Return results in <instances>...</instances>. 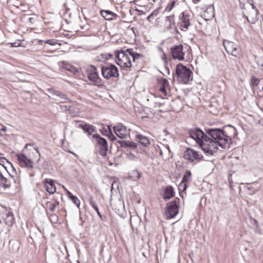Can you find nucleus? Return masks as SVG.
<instances>
[{
	"mask_svg": "<svg viewBox=\"0 0 263 263\" xmlns=\"http://www.w3.org/2000/svg\"><path fill=\"white\" fill-rule=\"evenodd\" d=\"M206 132V134H205L199 129H192L190 131V135L205 153L210 155L216 152L219 146L223 148H229L232 139L236 136V130L232 126L222 130L208 129Z\"/></svg>",
	"mask_w": 263,
	"mask_h": 263,
	"instance_id": "nucleus-1",
	"label": "nucleus"
},
{
	"mask_svg": "<svg viewBox=\"0 0 263 263\" xmlns=\"http://www.w3.org/2000/svg\"><path fill=\"white\" fill-rule=\"evenodd\" d=\"M141 55L135 52L132 49L121 51L116 54V63L121 68H129L132 62L139 59Z\"/></svg>",
	"mask_w": 263,
	"mask_h": 263,
	"instance_id": "nucleus-2",
	"label": "nucleus"
},
{
	"mask_svg": "<svg viewBox=\"0 0 263 263\" xmlns=\"http://www.w3.org/2000/svg\"><path fill=\"white\" fill-rule=\"evenodd\" d=\"M171 87L169 82L165 78L159 79L154 88V93L156 97L166 99L170 96Z\"/></svg>",
	"mask_w": 263,
	"mask_h": 263,
	"instance_id": "nucleus-3",
	"label": "nucleus"
},
{
	"mask_svg": "<svg viewBox=\"0 0 263 263\" xmlns=\"http://www.w3.org/2000/svg\"><path fill=\"white\" fill-rule=\"evenodd\" d=\"M178 81L183 84H187L192 80V71L183 64H178L176 68Z\"/></svg>",
	"mask_w": 263,
	"mask_h": 263,
	"instance_id": "nucleus-4",
	"label": "nucleus"
},
{
	"mask_svg": "<svg viewBox=\"0 0 263 263\" xmlns=\"http://www.w3.org/2000/svg\"><path fill=\"white\" fill-rule=\"evenodd\" d=\"M42 204L45 209L47 214L49 215L50 220H52V218H53L54 220L53 222H56L58 220V217L53 213L55 209L59 205V202L54 199L48 200V198H43L42 200Z\"/></svg>",
	"mask_w": 263,
	"mask_h": 263,
	"instance_id": "nucleus-5",
	"label": "nucleus"
},
{
	"mask_svg": "<svg viewBox=\"0 0 263 263\" xmlns=\"http://www.w3.org/2000/svg\"><path fill=\"white\" fill-rule=\"evenodd\" d=\"M223 45L228 54L238 59H242L243 57V53L241 49L235 43L228 40H224Z\"/></svg>",
	"mask_w": 263,
	"mask_h": 263,
	"instance_id": "nucleus-6",
	"label": "nucleus"
},
{
	"mask_svg": "<svg viewBox=\"0 0 263 263\" xmlns=\"http://www.w3.org/2000/svg\"><path fill=\"white\" fill-rule=\"evenodd\" d=\"M92 138L96 141V148L98 153L102 156H106L108 151L107 142L106 139L98 134L93 135Z\"/></svg>",
	"mask_w": 263,
	"mask_h": 263,
	"instance_id": "nucleus-7",
	"label": "nucleus"
},
{
	"mask_svg": "<svg viewBox=\"0 0 263 263\" xmlns=\"http://www.w3.org/2000/svg\"><path fill=\"white\" fill-rule=\"evenodd\" d=\"M101 72L103 77L106 79L117 78L119 76L118 68L113 64H106L103 66Z\"/></svg>",
	"mask_w": 263,
	"mask_h": 263,
	"instance_id": "nucleus-8",
	"label": "nucleus"
},
{
	"mask_svg": "<svg viewBox=\"0 0 263 263\" xmlns=\"http://www.w3.org/2000/svg\"><path fill=\"white\" fill-rule=\"evenodd\" d=\"M183 157L191 162H197L203 158V156L200 152L191 148H187L185 150Z\"/></svg>",
	"mask_w": 263,
	"mask_h": 263,
	"instance_id": "nucleus-9",
	"label": "nucleus"
},
{
	"mask_svg": "<svg viewBox=\"0 0 263 263\" xmlns=\"http://www.w3.org/2000/svg\"><path fill=\"white\" fill-rule=\"evenodd\" d=\"M185 51L182 44L175 45L171 48V54L173 59L179 61L184 60Z\"/></svg>",
	"mask_w": 263,
	"mask_h": 263,
	"instance_id": "nucleus-10",
	"label": "nucleus"
},
{
	"mask_svg": "<svg viewBox=\"0 0 263 263\" xmlns=\"http://www.w3.org/2000/svg\"><path fill=\"white\" fill-rule=\"evenodd\" d=\"M89 80L97 85H101V79L99 78L96 68L90 65L88 66L86 71Z\"/></svg>",
	"mask_w": 263,
	"mask_h": 263,
	"instance_id": "nucleus-11",
	"label": "nucleus"
},
{
	"mask_svg": "<svg viewBox=\"0 0 263 263\" xmlns=\"http://www.w3.org/2000/svg\"><path fill=\"white\" fill-rule=\"evenodd\" d=\"M179 206L176 200L171 201L167 204L165 215L167 219L174 218L178 213Z\"/></svg>",
	"mask_w": 263,
	"mask_h": 263,
	"instance_id": "nucleus-12",
	"label": "nucleus"
},
{
	"mask_svg": "<svg viewBox=\"0 0 263 263\" xmlns=\"http://www.w3.org/2000/svg\"><path fill=\"white\" fill-rule=\"evenodd\" d=\"M179 28L182 31L188 30L191 25V16L187 11L182 12L179 16Z\"/></svg>",
	"mask_w": 263,
	"mask_h": 263,
	"instance_id": "nucleus-13",
	"label": "nucleus"
},
{
	"mask_svg": "<svg viewBox=\"0 0 263 263\" xmlns=\"http://www.w3.org/2000/svg\"><path fill=\"white\" fill-rule=\"evenodd\" d=\"M114 130L116 135L120 138H125L129 135V130L121 123H118L114 126Z\"/></svg>",
	"mask_w": 263,
	"mask_h": 263,
	"instance_id": "nucleus-14",
	"label": "nucleus"
},
{
	"mask_svg": "<svg viewBox=\"0 0 263 263\" xmlns=\"http://www.w3.org/2000/svg\"><path fill=\"white\" fill-rule=\"evenodd\" d=\"M17 160L20 166L23 167L31 168L33 167V162L23 154L16 155Z\"/></svg>",
	"mask_w": 263,
	"mask_h": 263,
	"instance_id": "nucleus-15",
	"label": "nucleus"
},
{
	"mask_svg": "<svg viewBox=\"0 0 263 263\" xmlns=\"http://www.w3.org/2000/svg\"><path fill=\"white\" fill-rule=\"evenodd\" d=\"M201 16L205 20H212L215 15L214 8L213 5L208 6L205 10L201 13Z\"/></svg>",
	"mask_w": 263,
	"mask_h": 263,
	"instance_id": "nucleus-16",
	"label": "nucleus"
},
{
	"mask_svg": "<svg viewBox=\"0 0 263 263\" xmlns=\"http://www.w3.org/2000/svg\"><path fill=\"white\" fill-rule=\"evenodd\" d=\"M163 29L167 30L175 27L174 14L166 16L163 22Z\"/></svg>",
	"mask_w": 263,
	"mask_h": 263,
	"instance_id": "nucleus-17",
	"label": "nucleus"
},
{
	"mask_svg": "<svg viewBox=\"0 0 263 263\" xmlns=\"http://www.w3.org/2000/svg\"><path fill=\"white\" fill-rule=\"evenodd\" d=\"M43 184L45 190L49 194H53L56 191V187L52 180L46 178L43 181Z\"/></svg>",
	"mask_w": 263,
	"mask_h": 263,
	"instance_id": "nucleus-18",
	"label": "nucleus"
},
{
	"mask_svg": "<svg viewBox=\"0 0 263 263\" xmlns=\"http://www.w3.org/2000/svg\"><path fill=\"white\" fill-rule=\"evenodd\" d=\"M12 181L16 182L12 176H10L8 178H5L0 172V186L5 189L9 188L11 186Z\"/></svg>",
	"mask_w": 263,
	"mask_h": 263,
	"instance_id": "nucleus-19",
	"label": "nucleus"
},
{
	"mask_svg": "<svg viewBox=\"0 0 263 263\" xmlns=\"http://www.w3.org/2000/svg\"><path fill=\"white\" fill-rule=\"evenodd\" d=\"M4 219L6 224L8 226H12L15 221L13 214L10 211H6V213H4Z\"/></svg>",
	"mask_w": 263,
	"mask_h": 263,
	"instance_id": "nucleus-20",
	"label": "nucleus"
},
{
	"mask_svg": "<svg viewBox=\"0 0 263 263\" xmlns=\"http://www.w3.org/2000/svg\"><path fill=\"white\" fill-rule=\"evenodd\" d=\"M78 127L82 129L88 135H91L95 132V127L93 125L83 122L80 123L78 125Z\"/></svg>",
	"mask_w": 263,
	"mask_h": 263,
	"instance_id": "nucleus-21",
	"label": "nucleus"
},
{
	"mask_svg": "<svg viewBox=\"0 0 263 263\" xmlns=\"http://www.w3.org/2000/svg\"><path fill=\"white\" fill-rule=\"evenodd\" d=\"M100 13L106 20H115L118 17L117 14L109 10H101Z\"/></svg>",
	"mask_w": 263,
	"mask_h": 263,
	"instance_id": "nucleus-22",
	"label": "nucleus"
},
{
	"mask_svg": "<svg viewBox=\"0 0 263 263\" xmlns=\"http://www.w3.org/2000/svg\"><path fill=\"white\" fill-rule=\"evenodd\" d=\"M175 196V193L173 187L172 186H167L166 187L164 196L163 198L164 199H170Z\"/></svg>",
	"mask_w": 263,
	"mask_h": 263,
	"instance_id": "nucleus-23",
	"label": "nucleus"
},
{
	"mask_svg": "<svg viewBox=\"0 0 263 263\" xmlns=\"http://www.w3.org/2000/svg\"><path fill=\"white\" fill-rule=\"evenodd\" d=\"M137 139L138 142L143 146H147L150 144L149 139L144 136L138 135Z\"/></svg>",
	"mask_w": 263,
	"mask_h": 263,
	"instance_id": "nucleus-24",
	"label": "nucleus"
},
{
	"mask_svg": "<svg viewBox=\"0 0 263 263\" xmlns=\"http://www.w3.org/2000/svg\"><path fill=\"white\" fill-rule=\"evenodd\" d=\"M67 196L72 202L78 207L80 206V201L77 196L73 195L70 192H67Z\"/></svg>",
	"mask_w": 263,
	"mask_h": 263,
	"instance_id": "nucleus-25",
	"label": "nucleus"
},
{
	"mask_svg": "<svg viewBox=\"0 0 263 263\" xmlns=\"http://www.w3.org/2000/svg\"><path fill=\"white\" fill-rule=\"evenodd\" d=\"M191 172L190 171H186L181 181L186 184L189 183L191 180Z\"/></svg>",
	"mask_w": 263,
	"mask_h": 263,
	"instance_id": "nucleus-26",
	"label": "nucleus"
},
{
	"mask_svg": "<svg viewBox=\"0 0 263 263\" xmlns=\"http://www.w3.org/2000/svg\"><path fill=\"white\" fill-rule=\"evenodd\" d=\"M89 203H90V205L95 209V210L96 211L98 215L99 216V217H101V214L99 211V208L98 207V205L97 204H96V203L93 201L91 199H90V201H89Z\"/></svg>",
	"mask_w": 263,
	"mask_h": 263,
	"instance_id": "nucleus-27",
	"label": "nucleus"
},
{
	"mask_svg": "<svg viewBox=\"0 0 263 263\" xmlns=\"http://www.w3.org/2000/svg\"><path fill=\"white\" fill-rule=\"evenodd\" d=\"M176 2L175 1H173L171 4H167L166 7H165V10L166 12H170L176 5Z\"/></svg>",
	"mask_w": 263,
	"mask_h": 263,
	"instance_id": "nucleus-28",
	"label": "nucleus"
},
{
	"mask_svg": "<svg viewBox=\"0 0 263 263\" xmlns=\"http://www.w3.org/2000/svg\"><path fill=\"white\" fill-rule=\"evenodd\" d=\"M187 184L181 181L178 186L179 190L183 192L186 189Z\"/></svg>",
	"mask_w": 263,
	"mask_h": 263,
	"instance_id": "nucleus-29",
	"label": "nucleus"
},
{
	"mask_svg": "<svg viewBox=\"0 0 263 263\" xmlns=\"http://www.w3.org/2000/svg\"><path fill=\"white\" fill-rule=\"evenodd\" d=\"M59 214L62 218H65L67 215L66 210L64 208H62L59 211Z\"/></svg>",
	"mask_w": 263,
	"mask_h": 263,
	"instance_id": "nucleus-30",
	"label": "nucleus"
},
{
	"mask_svg": "<svg viewBox=\"0 0 263 263\" xmlns=\"http://www.w3.org/2000/svg\"><path fill=\"white\" fill-rule=\"evenodd\" d=\"M45 43L53 46L55 45L57 43V41L56 40L52 39V40H48L46 41H44Z\"/></svg>",
	"mask_w": 263,
	"mask_h": 263,
	"instance_id": "nucleus-31",
	"label": "nucleus"
},
{
	"mask_svg": "<svg viewBox=\"0 0 263 263\" xmlns=\"http://www.w3.org/2000/svg\"><path fill=\"white\" fill-rule=\"evenodd\" d=\"M259 80L255 78L254 76H253L251 78V83L253 85H257L259 83Z\"/></svg>",
	"mask_w": 263,
	"mask_h": 263,
	"instance_id": "nucleus-32",
	"label": "nucleus"
},
{
	"mask_svg": "<svg viewBox=\"0 0 263 263\" xmlns=\"http://www.w3.org/2000/svg\"><path fill=\"white\" fill-rule=\"evenodd\" d=\"M104 129L105 130V132L106 133H107L106 134L107 135H108V134H110L112 136H114V135H112V132H111V127L109 125H107L106 126V128H104Z\"/></svg>",
	"mask_w": 263,
	"mask_h": 263,
	"instance_id": "nucleus-33",
	"label": "nucleus"
},
{
	"mask_svg": "<svg viewBox=\"0 0 263 263\" xmlns=\"http://www.w3.org/2000/svg\"><path fill=\"white\" fill-rule=\"evenodd\" d=\"M127 146L133 148H136L137 146V144L133 142H130L127 144Z\"/></svg>",
	"mask_w": 263,
	"mask_h": 263,
	"instance_id": "nucleus-34",
	"label": "nucleus"
},
{
	"mask_svg": "<svg viewBox=\"0 0 263 263\" xmlns=\"http://www.w3.org/2000/svg\"><path fill=\"white\" fill-rule=\"evenodd\" d=\"M7 160L4 158H0V164L2 165H4L5 162H6Z\"/></svg>",
	"mask_w": 263,
	"mask_h": 263,
	"instance_id": "nucleus-35",
	"label": "nucleus"
},
{
	"mask_svg": "<svg viewBox=\"0 0 263 263\" xmlns=\"http://www.w3.org/2000/svg\"><path fill=\"white\" fill-rule=\"evenodd\" d=\"M251 6H252V8L255 10L256 13H258V10L256 8V7L254 5V4H252Z\"/></svg>",
	"mask_w": 263,
	"mask_h": 263,
	"instance_id": "nucleus-36",
	"label": "nucleus"
},
{
	"mask_svg": "<svg viewBox=\"0 0 263 263\" xmlns=\"http://www.w3.org/2000/svg\"><path fill=\"white\" fill-rule=\"evenodd\" d=\"M11 46L12 47H18V46H19V45H17L16 44V43H11Z\"/></svg>",
	"mask_w": 263,
	"mask_h": 263,
	"instance_id": "nucleus-37",
	"label": "nucleus"
},
{
	"mask_svg": "<svg viewBox=\"0 0 263 263\" xmlns=\"http://www.w3.org/2000/svg\"><path fill=\"white\" fill-rule=\"evenodd\" d=\"M100 218V219L103 221H105V219H106V217L105 216H102V215H101V217H99Z\"/></svg>",
	"mask_w": 263,
	"mask_h": 263,
	"instance_id": "nucleus-38",
	"label": "nucleus"
},
{
	"mask_svg": "<svg viewBox=\"0 0 263 263\" xmlns=\"http://www.w3.org/2000/svg\"><path fill=\"white\" fill-rule=\"evenodd\" d=\"M200 0H192L194 4H197Z\"/></svg>",
	"mask_w": 263,
	"mask_h": 263,
	"instance_id": "nucleus-39",
	"label": "nucleus"
},
{
	"mask_svg": "<svg viewBox=\"0 0 263 263\" xmlns=\"http://www.w3.org/2000/svg\"><path fill=\"white\" fill-rule=\"evenodd\" d=\"M2 130H3L4 132H6V130H7L6 127H5V126L3 127V128L2 129Z\"/></svg>",
	"mask_w": 263,
	"mask_h": 263,
	"instance_id": "nucleus-40",
	"label": "nucleus"
},
{
	"mask_svg": "<svg viewBox=\"0 0 263 263\" xmlns=\"http://www.w3.org/2000/svg\"><path fill=\"white\" fill-rule=\"evenodd\" d=\"M158 0H152L154 3L157 2Z\"/></svg>",
	"mask_w": 263,
	"mask_h": 263,
	"instance_id": "nucleus-41",
	"label": "nucleus"
},
{
	"mask_svg": "<svg viewBox=\"0 0 263 263\" xmlns=\"http://www.w3.org/2000/svg\"><path fill=\"white\" fill-rule=\"evenodd\" d=\"M36 151L37 153H39V151L37 149H36Z\"/></svg>",
	"mask_w": 263,
	"mask_h": 263,
	"instance_id": "nucleus-42",
	"label": "nucleus"
}]
</instances>
